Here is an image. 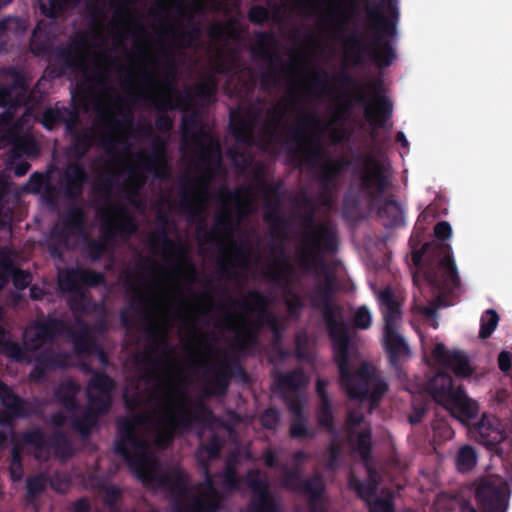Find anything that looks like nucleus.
Masks as SVG:
<instances>
[{"label": "nucleus", "instance_id": "nucleus-1", "mask_svg": "<svg viewBox=\"0 0 512 512\" xmlns=\"http://www.w3.org/2000/svg\"><path fill=\"white\" fill-rule=\"evenodd\" d=\"M312 127L320 133L327 128L316 112H302L297 121L289 127L288 136L282 142V146L291 164H304L314 171L319 186V199L324 205H330L338 188L339 178L350 162L344 157L332 158L323 147L320 135L310 131Z\"/></svg>", "mask_w": 512, "mask_h": 512}, {"label": "nucleus", "instance_id": "nucleus-2", "mask_svg": "<svg viewBox=\"0 0 512 512\" xmlns=\"http://www.w3.org/2000/svg\"><path fill=\"white\" fill-rule=\"evenodd\" d=\"M364 1L367 3V19L373 23L367 29L372 41L366 42L358 32H353L344 43L345 57L355 66L369 61L378 68H387L397 57L393 40L397 36L399 21L398 0H382V3Z\"/></svg>", "mask_w": 512, "mask_h": 512}, {"label": "nucleus", "instance_id": "nucleus-3", "mask_svg": "<svg viewBox=\"0 0 512 512\" xmlns=\"http://www.w3.org/2000/svg\"><path fill=\"white\" fill-rule=\"evenodd\" d=\"M302 206L307 208L301 216V225L305 228L300 234L294 251V262L305 274L316 279H324V284L314 288H337L335 276L329 268L327 255L338 251L339 240L335 226L315 221V205L311 197L303 196Z\"/></svg>", "mask_w": 512, "mask_h": 512}, {"label": "nucleus", "instance_id": "nucleus-4", "mask_svg": "<svg viewBox=\"0 0 512 512\" xmlns=\"http://www.w3.org/2000/svg\"><path fill=\"white\" fill-rule=\"evenodd\" d=\"M90 46L89 34L77 32L70 40L68 46H60L56 49L51 73L60 78L67 73L81 72L84 79L77 83L73 98H78L81 103L87 105L94 95V86H105L108 82V71L103 67L106 61L105 53L93 52L96 62L92 69L88 64L87 56L83 53Z\"/></svg>", "mask_w": 512, "mask_h": 512}, {"label": "nucleus", "instance_id": "nucleus-5", "mask_svg": "<svg viewBox=\"0 0 512 512\" xmlns=\"http://www.w3.org/2000/svg\"><path fill=\"white\" fill-rule=\"evenodd\" d=\"M235 225L230 210L223 209L214 218L213 227L207 231L205 226H199V240L215 244L218 254L215 260V272L221 278H230L239 268L248 266L251 250L243 243L233 240Z\"/></svg>", "mask_w": 512, "mask_h": 512}, {"label": "nucleus", "instance_id": "nucleus-6", "mask_svg": "<svg viewBox=\"0 0 512 512\" xmlns=\"http://www.w3.org/2000/svg\"><path fill=\"white\" fill-rule=\"evenodd\" d=\"M355 184L359 194L347 192L343 197L342 214L346 219H358L360 195L371 203L376 202L391 186L390 168L384 161L372 155H358Z\"/></svg>", "mask_w": 512, "mask_h": 512}, {"label": "nucleus", "instance_id": "nucleus-7", "mask_svg": "<svg viewBox=\"0 0 512 512\" xmlns=\"http://www.w3.org/2000/svg\"><path fill=\"white\" fill-rule=\"evenodd\" d=\"M450 246H433L425 243L421 249L413 250L411 260L416 268L412 274L413 284L420 286L421 281L431 288H461V279Z\"/></svg>", "mask_w": 512, "mask_h": 512}, {"label": "nucleus", "instance_id": "nucleus-8", "mask_svg": "<svg viewBox=\"0 0 512 512\" xmlns=\"http://www.w3.org/2000/svg\"><path fill=\"white\" fill-rule=\"evenodd\" d=\"M177 65L172 55H167L164 64V74L156 85L160 88V93H136L135 98L144 99L153 106L158 114L155 118V127L161 133H170L173 129V119L168 115V111L181 109L188 111L191 108L193 95L190 91H179L175 88Z\"/></svg>", "mask_w": 512, "mask_h": 512}, {"label": "nucleus", "instance_id": "nucleus-9", "mask_svg": "<svg viewBox=\"0 0 512 512\" xmlns=\"http://www.w3.org/2000/svg\"><path fill=\"white\" fill-rule=\"evenodd\" d=\"M327 325L333 342L335 360L338 363L341 384L345 387L348 395L352 399L362 398L367 395L370 387H377L380 392L386 390V385L373 377L367 366H363L360 371L350 374V363L354 365V358H350L348 352V342L346 337L345 325L342 320L333 319L329 314L326 315Z\"/></svg>", "mask_w": 512, "mask_h": 512}, {"label": "nucleus", "instance_id": "nucleus-10", "mask_svg": "<svg viewBox=\"0 0 512 512\" xmlns=\"http://www.w3.org/2000/svg\"><path fill=\"white\" fill-rule=\"evenodd\" d=\"M101 227L105 239H89L84 246V252L91 261H99L107 252V240L120 237L130 239L138 230L135 218L124 205L109 204L104 210Z\"/></svg>", "mask_w": 512, "mask_h": 512}, {"label": "nucleus", "instance_id": "nucleus-11", "mask_svg": "<svg viewBox=\"0 0 512 512\" xmlns=\"http://www.w3.org/2000/svg\"><path fill=\"white\" fill-rule=\"evenodd\" d=\"M122 437L116 444L115 450L133 469L136 476L145 484L152 482L156 475L157 464L147 452V446L137 441L135 427H130L128 422H122L119 427Z\"/></svg>", "mask_w": 512, "mask_h": 512}, {"label": "nucleus", "instance_id": "nucleus-12", "mask_svg": "<svg viewBox=\"0 0 512 512\" xmlns=\"http://www.w3.org/2000/svg\"><path fill=\"white\" fill-rule=\"evenodd\" d=\"M429 392L435 401L463 423L478 413V404L468 398L461 389L454 390L452 379L446 373H439L430 381Z\"/></svg>", "mask_w": 512, "mask_h": 512}, {"label": "nucleus", "instance_id": "nucleus-13", "mask_svg": "<svg viewBox=\"0 0 512 512\" xmlns=\"http://www.w3.org/2000/svg\"><path fill=\"white\" fill-rule=\"evenodd\" d=\"M161 393L159 425L163 435L157 438V443L164 446L171 439L173 431L179 425V419L187 415L188 409L183 393L173 384H166L161 388Z\"/></svg>", "mask_w": 512, "mask_h": 512}, {"label": "nucleus", "instance_id": "nucleus-14", "mask_svg": "<svg viewBox=\"0 0 512 512\" xmlns=\"http://www.w3.org/2000/svg\"><path fill=\"white\" fill-rule=\"evenodd\" d=\"M368 86L373 92V101H369L361 89L354 95V100L363 106L365 119L374 129L389 128L391 124L387 122L393 114V103L383 91V81L376 79Z\"/></svg>", "mask_w": 512, "mask_h": 512}, {"label": "nucleus", "instance_id": "nucleus-15", "mask_svg": "<svg viewBox=\"0 0 512 512\" xmlns=\"http://www.w3.org/2000/svg\"><path fill=\"white\" fill-rule=\"evenodd\" d=\"M256 41L251 49L253 57H259L267 62V69L260 75L261 88L269 91L276 86L280 78L278 64L282 63L281 54L277 51V40L273 32L259 31L255 33Z\"/></svg>", "mask_w": 512, "mask_h": 512}, {"label": "nucleus", "instance_id": "nucleus-16", "mask_svg": "<svg viewBox=\"0 0 512 512\" xmlns=\"http://www.w3.org/2000/svg\"><path fill=\"white\" fill-rule=\"evenodd\" d=\"M272 236L280 241L277 245H271L270 251L275 257L265 265V274L271 280L277 281L293 271V265L288 260L283 241L288 239L290 220L282 214L273 222H268Z\"/></svg>", "mask_w": 512, "mask_h": 512}, {"label": "nucleus", "instance_id": "nucleus-17", "mask_svg": "<svg viewBox=\"0 0 512 512\" xmlns=\"http://www.w3.org/2000/svg\"><path fill=\"white\" fill-rule=\"evenodd\" d=\"M378 298L385 319L384 344L387 350L394 354L407 352L404 339L397 333V325L401 318L400 303L394 299L392 290H382Z\"/></svg>", "mask_w": 512, "mask_h": 512}, {"label": "nucleus", "instance_id": "nucleus-18", "mask_svg": "<svg viewBox=\"0 0 512 512\" xmlns=\"http://www.w3.org/2000/svg\"><path fill=\"white\" fill-rule=\"evenodd\" d=\"M158 229L148 237V247L154 255H160L168 263L178 265L186 253L184 246L172 240L167 232L169 217L164 213L157 215Z\"/></svg>", "mask_w": 512, "mask_h": 512}, {"label": "nucleus", "instance_id": "nucleus-19", "mask_svg": "<svg viewBox=\"0 0 512 512\" xmlns=\"http://www.w3.org/2000/svg\"><path fill=\"white\" fill-rule=\"evenodd\" d=\"M180 129L184 144H187L188 141L191 140L199 146L197 159L201 164L206 166H209L212 162L220 164L221 151L218 142L204 145L199 141L201 119L197 111H193L191 114L182 117Z\"/></svg>", "mask_w": 512, "mask_h": 512}, {"label": "nucleus", "instance_id": "nucleus-20", "mask_svg": "<svg viewBox=\"0 0 512 512\" xmlns=\"http://www.w3.org/2000/svg\"><path fill=\"white\" fill-rule=\"evenodd\" d=\"M212 175L210 170L201 174L194 179H187V182L192 185L191 189L183 190L180 197L181 211L194 218L202 214L204 204L207 201L208 190Z\"/></svg>", "mask_w": 512, "mask_h": 512}, {"label": "nucleus", "instance_id": "nucleus-21", "mask_svg": "<svg viewBox=\"0 0 512 512\" xmlns=\"http://www.w3.org/2000/svg\"><path fill=\"white\" fill-rule=\"evenodd\" d=\"M86 213L79 204L70 205L63 213L60 223L52 228V235L60 242H66L70 237L82 235L85 232Z\"/></svg>", "mask_w": 512, "mask_h": 512}, {"label": "nucleus", "instance_id": "nucleus-22", "mask_svg": "<svg viewBox=\"0 0 512 512\" xmlns=\"http://www.w3.org/2000/svg\"><path fill=\"white\" fill-rule=\"evenodd\" d=\"M89 175L81 162H69L61 175L60 186L64 197L76 201L82 197Z\"/></svg>", "mask_w": 512, "mask_h": 512}, {"label": "nucleus", "instance_id": "nucleus-23", "mask_svg": "<svg viewBox=\"0 0 512 512\" xmlns=\"http://www.w3.org/2000/svg\"><path fill=\"white\" fill-rule=\"evenodd\" d=\"M152 153L138 152L136 157L141 169L152 173L156 178L168 177L166 142L160 137L152 141Z\"/></svg>", "mask_w": 512, "mask_h": 512}, {"label": "nucleus", "instance_id": "nucleus-24", "mask_svg": "<svg viewBox=\"0 0 512 512\" xmlns=\"http://www.w3.org/2000/svg\"><path fill=\"white\" fill-rule=\"evenodd\" d=\"M507 484L501 480L483 484L477 492L485 512H506L508 498Z\"/></svg>", "mask_w": 512, "mask_h": 512}, {"label": "nucleus", "instance_id": "nucleus-25", "mask_svg": "<svg viewBox=\"0 0 512 512\" xmlns=\"http://www.w3.org/2000/svg\"><path fill=\"white\" fill-rule=\"evenodd\" d=\"M255 121L256 116L250 110L242 113L239 109H232L229 114L230 133L237 142L251 146L254 143Z\"/></svg>", "mask_w": 512, "mask_h": 512}, {"label": "nucleus", "instance_id": "nucleus-26", "mask_svg": "<svg viewBox=\"0 0 512 512\" xmlns=\"http://www.w3.org/2000/svg\"><path fill=\"white\" fill-rule=\"evenodd\" d=\"M113 388V381L105 375L95 376L89 383L88 396L92 410L100 413L106 412L110 405L109 392Z\"/></svg>", "mask_w": 512, "mask_h": 512}, {"label": "nucleus", "instance_id": "nucleus-27", "mask_svg": "<svg viewBox=\"0 0 512 512\" xmlns=\"http://www.w3.org/2000/svg\"><path fill=\"white\" fill-rule=\"evenodd\" d=\"M433 356L442 365L451 368L457 376L468 377L472 368L468 359L459 351H448L443 344H437Z\"/></svg>", "mask_w": 512, "mask_h": 512}, {"label": "nucleus", "instance_id": "nucleus-28", "mask_svg": "<svg viewBox=\"0 0 512 512\" xmlns=\"http://www.w3.org/2000/svg\"><path fill=\"white\" fill-rule=\"evenodd\" d=\"M63 123L68 133L76 131L79 124V114L76 110L62 108H48L44 111L42 124L48 130H53L58 124Z\"/></svg>", "mask_w": 512, "mask_h": 512}, {"label": "nucleus", "instance_id": "nucleus-29", "mask_svg": "<svg viewBox=\"0 0 512 512\" xmlns=\"http://www.w3.org/2000/svg\"><path fill=\"white\" fill-rule=\"evenodd\" d=\"M26 31L25 22L16 16H7L0 20V53L9 51L13 37L19 38Z\"/></svg>", "mask_w": 512, "mask_h": 512}, {"label": "nucleus", "instance_id": "nucleus-30", "mask_svg": "<svg viewBox=\"0 0 512 512\" xmlns=\"http://www.w3.org/2000/svg\"><path fill=\"white\" fill-rule=\"evenodd\" d=\"M377 215L385 220L387 228L397 227L404 224V213L399 203L392 199L383 200L377 207Z\"/></svg>", "mask_w": 512, "mask_h": 512}, {"label": "nucleus", "instance_id": "nucleus-31", "mask_svg": "<svg viewBox=\"0 0 512 512\" xmlns=\"http://www.w3.org/2000/svg\"><path fill=\"white\" fill-rule=\"evenodd\" d=\"M65 280L67 282L66 288H80L78 284L84 285H97L104 282L102 274L89 270L71 269L67 271ZM57 288H64L61 283Z\"/></svg>", "mask_w": 512, "mask_h": 512}, {"label": "nucleus", "instance_id": "nucleus-32", "mask_svg": "<svg viewBox=\"0 0 512 512\" xmlns=\"http://www.w3.org/2000/svg\"><path fill=\"white\" fill-rule=\"evenodd\" d=\"M79 0H37L40 12L47 18L57 19L72 9Z\"/></svg>", "mask_w": 512, "mask_h": 512}, {"label": "nucleus", "instance_id": "nucleus-33", "mask_svg": "<svg viewBox=\"0 0 512 512\" xmlns=\"http://www.w3.org/2000/svg\"><path fill=\"white\" fill-rule=\"evenodd\" d=\"M6 73L12 78V82L6 86L17 96V104L25 105L28 100L29 86L24 73L15 67H9Z\"/></svg>", "mask_w": 512, "mask_h": 512}, {"label": "nucleus", "instance_id": "nucleus-34", "mask_svg": "<svg viewBox=\"0 0 512 512\" xmlns=\"http://www.w3.org/2000/svg\"><path fill=\"white\" fill-rule=\"evenodd\" d=\"M478 432L481 436V441L488 447L501 442L504 439L503 432L494 426L493 420L484 416L478 424Z\"/></svg>", "mask_w": 512, "mask_h": 512}, {"label": "nucleus", "instance_id": "nucleus-35", "mask_svg": "<svg viewBox=\"0 0 512 512\" xmlns=\"http://www.w3.org/2000/svg\"><path fill=\"white\" fill-rule=\"evenodd\" d=\"M74 137L73 142V154L80 160L85 157L94 144V133L92 129H88L84 132L79 133L78 130L70 133Z\"/></svg>", "mask_w": 512, "mask_h": 512}, {"label": "nucleus", "instance_id": "nucleus-36", "mask_svg": "<svg viewBox=\"0 0 512 512\" xmlns=\"http://www.w3.org/2000/svg\"><path fill=\"white\" fill-rule=\"evenodd\" d=\"M165 33L173 35L174 43L178 48L186 49L199 40L201 30L199 27L194 26L189 30H181L176 33L175 27L171 26L165 31Z\"/></svg>", "mask_w": 512, "mask_h": 512}, {"label": "nucleus", "instance_id": "nucleus-37", "mask_svg": "<svg viewBox=\"0 0 512 512\" xmlns=\"http://www.w3.org/2000/svg\"><path fill=\"white\" fill-rule=\"evenodd\" d=\"M49 337L48 329L44 324H35L28 327L24 332L25 344L29 349H37Z\"/></svg>", "mask_w": 512, "mask_h": 512}, {"label": "nucleus", "instance_id": "nucleus-38", "mask_svg": "<svg viewBox=\"0 0 512 512\" xmlns=\"http://www.w3.org/2000/svg\"><path fill=\"white\" fill-rule=\"evenodd\" d=\"M30 51L34 56H44L49 53L50 41L46 31L37 26L30 38Z\"/></svg>", "mask_w": 512, "mask_h": 512}, {"label": "nucleus", "instance_id": "nucleus-39", "mask_svg": "<svg viewBox=\"0 0 512 512\" xmlns=\"http://www.w3.org/2000/svg\"><path fill=\"white\" fill-rule=\"evenodd\" d=\"M0 400L9 416L22 415V401L5 385L0 383Z\"/></svg>", "mask_w": 512, "mask_h": 512}, {"label": "nucleus", "instance_id": "nucleus-40", "mask_svg": "<svg viewBox=\"0 0 512 512\" xmlns=\"http://www.w3.org/2000/svg\"><path fill=\"white\" fill-rule=\"evenodd\" d=\"M477 452L470 446H463L456 456V467L461 472L472 470L477 464Z\"/></svg>", "mask_w": 512, "mask_h": 512}, {"label": "nucleus", "instance_id": "nucleus-41", "mask_svg": "<svg viewBox=\"0 0 512 512\" xmlns=\"http://www.w3.org/2000/svg\"><path fill=\"white\" fill-rule=\"evenodd\" d=\"M255 181L264 201L281 200V182L267 183L260 173L255 175Z\"/></svg>", "mask_w": 512, "mask_h": 512}, {"label": "nucleus", "instance_id": "nucleus-42", "mask_svg": "<svg viewBox=\"0 0 512 512\" xmlns=\"http://www.w3.org/2000/svg\"><path fill=\"white\" fill-rule=\"evenodd\" d=\"M362 417L359 415H355L353 412L349 413L348 423L352 428V441L356 442L357 449L361 454H365L370 447V434L369 433H360L356 434L354 427L360 424Z\"/></svg>", "mask_w": 512, "mask_h": 512}, {"label": "nucleus", "instance_id": "nucleus-43", "mask_svg": "<svg viewBox=\"0 0 512 512\" xmlns=\"http://www.w3.org/2000/svg\"><path fill=\"white\" fill-rule=\"evenodd\" d=\"M272 117L266 119L263 123V131L268 136L267 143H270L275 138L276 128L280 125L281 119L285 115V110L277 105L268 111Z\"/></svg>", "mask_w": 512, "mask_h": 512}, {"label": "nucleus", "instance_id": "nucleus-44", "mask_svg": "<svg viewBox=\"0 0 512 512\" xmlns=\"http://www.w3.org/2000/svg\"><path fill=\"white\" fill-rule=\"evenodd\" d=\"M218 91V82L212 75L195 86V96L201 100L211 101Z\"/></svg>", "mask_w": 512, "mask_h": 512}, {"label": "nucleus", "instance_id": "nucleus-45", "mask_svg": "<svg viewBox=\"0 0 512 512\" xmlns=\"http://www.w3.org/2000/svg\"><path fill=\"white\" fill-rule=\"evenodd\" d=\"M218 499V495L210 481H208L201 491L200 499L197 502V508L199 510H204L207 512H212L216 509V501Z\"/></svg>", "mask_w": 512, "mask_h": 512}, {"label": "nucleus", "instance_id": "nucleus-46", "mask_svg": "<svg viewBox=\"0 0 512 512\" xmlns=\"http://www.w3.org/2000/svg\"><path fill=\"white\" fill-rule=\"evenodd\" d=\"M15 138L12 153L14 156L25 154L28 156L36 155L38 153V146L36 141L32 137H18L12 135Z\"/></svg>", "mask_w": 512, "mask_h": 512}, {"label": "nucleus", "instance_id": "nucleus-47", "mask_svg": "<svg viewBox=\"0 0 512 512\" xmlns=\"http://www.w3.org/2000/svg\"><path fill=\"white\" fill-rule=\"evenodd\" d=\"M13 263L14 260L11 255L7 251L0 250V288H5L10 282Z\"/></svg>", "mask_w": 512, "mask_h": 512}, {"label": "nucleus", "instance_id": "nucleus-48", "mask_svg": "<svg viewBox=\"0 0 512 512\" xmlns=\"http://www.w3.org/2000/svg\"><path fill=\"white\" fill-rule=\"evenodd\" d=\"M312 82L309 85L307 92L315 93V92H323L329 83V74L328 72L321 68H315L312 70Z\"/></svg>", "mask_w": 512, "mask_h": 512}, {"label": "nucleus", "instance_id": "nucleus-49", "mask_svg": "<svg viewBox=\"0 0 512 512\" xmlns=\"http://www.w3.org/2000/svg\"><path fill=\"white\" fill-rule=\"evenodd\" d=\"M499 322V316L495 310L489 309L487 310L481 317V329H480V337L487 338L489 337L493 331L496 329Z\"/></svg>", "mask_w": 512, "mask_h": 512}, {"label": "nucleus", "instance_id": "nucleus-50", "mask_svg": "<svg viewBox=\"0 0 512 512\" xmlns=\"http://www.w3.org/2000/svg\"><path fill=\"white\" fill-rule=\"evenodd\" d=\"M11 280L13 281V288H37L36 285L30 286L32 280L30 272L20 269L15 262L13 263Z\"/></svg>", "mask_w": 512, "mask_h": 512}, {"label": "nucleus", "instance_id": "nucleus-51", "mask_svg": "<svg viewBox=\"0 0 512 512\" xmlns=\"http://www.w3.org/2000/svg\"><path fill=\"white\" fill-rule=\"evenodd\" d=\"M269 11L262 5H253L248 11V19L254 25H263L269 19Z\"/></svg>", "mask_w": 512, "mask_h": 512}, {"label": "nucleus", "instance_id": "nucleus-52", "mask_svg": "<svg viewBox=\"0 0 512 512\" xmlns=\"http://www.w3.org/2000/svg\"><path fill=\"white\" fill-rule=\"evenodd\" d=\"M158 267L156 260L150 256H139L135 260V269L145 275L153 274Z\"/></svg>", "mask_w": 512, "mask_h": 512}, {"label": "nucleus", "instance_id": "nucleus-53", "mask_svg": "<svg viewBox=\"0 0 512 512\" xmlns=\"http://www.w3.org/2000/svg\"><path fill=\"white\" fill-rule=\"evenodd\" d=\"M245 192H248V189L238 188L234 191H230L227 187H224L219 193V198H221L225 203H235L240 210L242 206L241 200L243 199Z\"/></svg>", "mask_w": 512, "mask_h": 512}, {"label": "nucleus", "instance_id": "nucleus-54", "mask_svg": "<svg viewBox=\"0 0 512 512\" xmlns=\"http://www.w3.org/2000/svg\"><path fill=\"white\" fill-rule=\"evenodd\" d=\"M17 96L6 85L0 87V107L1 108H20L24 104H17Z\"/></svg>", "mask_w": 512, "mask_h": 512}, {"label": "nucleus", "instance_id": "nucleus-55", "mask_svg": "<svg viewBox=\"0 0 512 512\" xmlns=\"http://www.w3.org/2000/svg\"><path fill=\"white\" fill-rule=\"evenodd\" d=\"M264 208L263 219L266 223L273 222L283 214L281 211V200L264 201Z\"/></svg>", "mask_w": 512, "mask_h": 512}, {"label": "nucleus", "instance_id": "nucleus-56", "mask_svg": "<svg viewBox=\"0 0 512 512\" xmlns=\"http://www.w3.org/2000/svg\"><path fill=\"white\" fill-rule=\"evenodd\" d=\"M355 325L361 329H367L372 323V316L366 307H360L355 313Z\"/></svg>", "mask_w": 512, "mask_h": 512}, {"label": "nucleus", "instance_id": "nucleus-57", "mask_svg": "<svg viewBox=\"0 0 512 512\" xmlns=\"http://www.w3.org/2000/svg\"><path fill=\"white\" fill-rule=\"evenodd\" d=\"M0 352L15 360L22 359V349L13 342L0 343Z\"/></svg>", "mask_w": 512, "mask_h": 512}, {"label": "nucleus", "instance_id": "nucleus-58", "mask_svg": "<svg viewBox=\"0 0 512 512\" xmlns=\"http://www.w3.org/2000/svg\"><path fill=\"white\" fill-rule=\"evenodd\" d=\"M434 235L438 240L445 241L452 235L451 225L447 221H441L434 227Z\"/></svg>", "mask_w": 512, "mask_h": 512}, {"label": "nucleus", "instance_id": "nucleus-59", "mask_svg": "<svg viewBox=\"0 0 512 512\" xmlns=\"http://www.w3.org/2000/svg\"><path fill=\"white\" fill-rule=\"evenodd\" d=\"M17 108H4V111L0 114V124L2 127L12 136V123L14 120V110Z\"/></svg>", "mask_w": 512, "mask_h": 512}, {"label": "nucleus", "instance_id": "nucleus-60", "mask_svg": "<svg viewBox=\"0 0 512 512\" xmlns=\"http://www.w3.org/2000/svg\"><path fill=\"white\" fill-rule=\"evenodd\" d=\"M46 181L47 178L42 173L34 172L29 177L28 185L30 186L31 191L38 193L43 188Z\"/></svg>", "mask_w": 512, "mask_h": 512}, {"label": "nucleus", "instance_id": "nucleus-61", "mask_svg": "<svg viewBox=\"0 0 512 512\" xmlns=\"http://www.w3.org/2000/svg\"><path fill=\"white\" fill-rule=\"evenodd\" d=\"M97 144L105 149L106 152H110L115 149L117 140L112 132L101 134L98 137Z\"/></svg>", "mask_w": 512, "mask_h": 512}, {"label": "nucleus", "instance_id": "nucleus-62", "mask_svg": "<svg viewBox=\"0 0 512 512\" xmlns=\"http://www.w3.org/2000/svg\"><path fill=\"white\" fill-rule=\"evenodd\" d=\"M350 486L356 490L358 495L365 499L366 501H369L370 496L374 493V488L371 486H365L361 483H358L354 480L350 481Z\"/></svg>", "mask_w": 512, "mask_h": 512}, {"label": "nucleus", "instance_id": "nucleus-63", "mask_svg": "<svg viewBox=\"0 0 512 512\" xmlns=\"http://www.w3.org/2000/svg\"><path fill=\"white\" fill-rule=\"evenodd\" d=\"M252 512H275L274 507L267 495L260 492L259 493V504L257 507L252 508Z\"/></svg>", "mask_w": 512, "mask_h": 512}, {"label": "nucleus", "instance_id": "nucleus-64", "mask_svg": "<svg viewBox=\"0 0 512 512\" xmlns=\"http://www.w3.org/2000/svg\"><path fill=\"white\" fill-rule=\"evenodd\" d=\"M254 83L251 79H243L241 76L237 77V85L235 91L239 94H248L253 91Z\"/></svg>", "mask_w": 512, "mask_h": 512}]
</instances>
